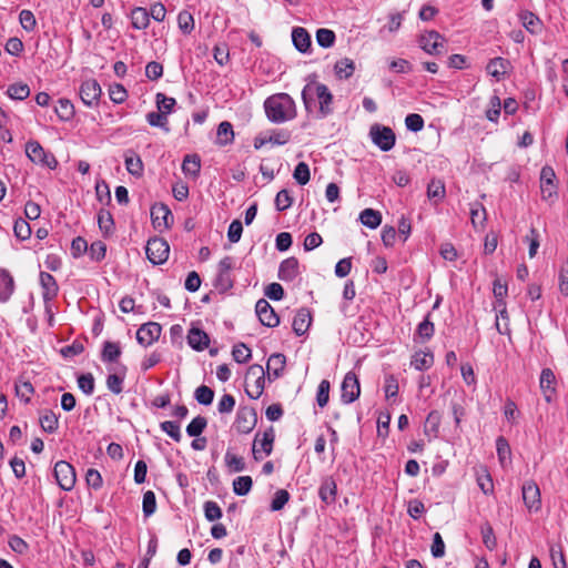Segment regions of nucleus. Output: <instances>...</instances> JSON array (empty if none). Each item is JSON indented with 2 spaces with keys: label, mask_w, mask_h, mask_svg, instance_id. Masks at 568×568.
Here are the masks:
<instances>
[{
  "label": "nucleus",
  "mask_w": 568,
  "mask_h": 568,
  "mask_svg": "<svg viewBox=\"0 0 568 568\" xmlns=\"http://www.w3.org/2000/svg\"><path fill=\"white\" fill-rule=\"evenodd\" d=\"M334 71L338 79H348L355 71L354 61L348 58L341 59L335 63Z\"/></svg>",
  "instance_id": "36"
},
{
  "label": "nucleus",
  "mask_w": 568,
  "mask_h": 568,
  "mask_svg": "<svg viewBox=\"0 0 568 568\" xmlns=\"http://www.w3.org/2000/svg\"><path fill=\"white\" fill-rule=\"evenodd\" d=\"M98 224L104 236H110L114 232V220L106 210H100L98 214Z\"/></svg>",
  "instance_id": "38"
},
{
  "label": "nucleus",
  "mask_w": 568,
  "mask_h": 568,
  "mask_svg": "<svg viewBox=\"0 0 568 568\" xmlns=\"http://www.w3.org/2000/svg\"><path fill=\"white\" fill-rule=\"evenodd\" d=\"M232 356L236 363L244 364L250 361L252 353L244 343H237L233 346Z\"/></svg>",
  "instance_id": "51"
},
{
  "label": "nucleus",
  "mask_w": 568,
  "mask_h": 568,
  "mask_svg": "<svg viewBox=\"0 0 568 568\" xmlns=\"http://www.w3.org/2000/svg\"><path fill=\"white\" fill-rule=\"evenodd\" d=\"M265 373L263 366L258 364H253L248 367L246 377L251 378L254 377V388H256V392H251L250 388H245V393L247 396L252 399H257L261 397V395L264 392L265 388Z\"/></svg>",
  "instance_id": "17"
},
{
  "label": "nucleus",
  "mask_w": 568,
  "mask_h": 568,
  "mask_svg": "<svg viewBox=\"0 0 568 568\" xmlns=\"http://www.w3.org/2000/svg\"><path fill=\"white\" fill-rule=\"evenodd\" d=\"M523 26L530 33H538L541 30V21L539 18L530 11H523L520 14Z\"/></svg>",
  "instance_id": "39"
},
{
  "label": "nucleus",
  "mask_w": 568,
  "mask_h": 568,
  "mask_svg": "<svg viewBox=\"0 0 568 568\" xmlns=\"http://www.w3.org/2000/svg\"><path fill=\"white\" fill-rule=\"evenodd\" d=\"M257 423V414L253 407L243 406L237 409L234 427L240 434L251 433Z\"/></svg>",
  "instance_id": "10"
},
{
  "label": "nucleus",
  "mask_w": 568,
  "mask_h": 568,
  "mask_svg": "<svg viewBox=\"0 0 568 568\" xmlns=\"http://www.w3.org/2000/svg\"><path fill=\"white\" fill-rule=\"evenodd\" d=\"M178 24L184 34H190L194 29L193 16L187 11H181L178 16Z\"/></svg>",
  "instance_id": "56"
},
{
  "label": "nucleus",
  "mask_w": 568,
  "mask_h": 568,
  "mask_svg": "<svg viewBox=\"0 0 568 568\" xmlns=\"http://www.w3.org/2000/svg\"><path fill=\"white\" fill-rule=\"evenodd\" d=\"M155 102H156V106H158L159 111H161L166 116L174 110V106L176 104V101L174 98L166 97L162 92L156 93Z\"/></svg>",
  "instance_id": "48"
},
{
  "label": "nucleus",
  "mask_w": 568,
  "mask_h": 568,
  "mask_svg": "<svg viewBox=\"0 0 568 568\" xmlns=\"http://www.w3.org/2000/svg\"><path fill=\"white\" fill-rule=\"evenodd\" d=\"M233 141L234 131L232 124L227 121L221 122L217 126L215 143L220 146H225L233 143Z\"/></svg>",
  "instance_id": "30"
},
{
  "label": "nucleus",
  "mask_w": 568,
  "mask_h": 568,
  "mask_svg": "<svg viewBox=\"0 0 568 568\" xmlns=\"http://www.w3.org/2000/svg\"><path fill=\"white\" fill-rule=\"evenodd\" d=\"M445 185L440 180H432L427 185V196L429 200L442 201L445 197Z\"/></svg>",
  "instance_id": "45"
},
{
  "label": "nucleus",
  "mask_w": 568,
  "mask_h": 568,
  "mask_svg": "<svg viewBox=\"0 0 568 568\" xmlns=\"http://www.w3.org/2000/svg\"><path fill=\"white\" fill-rule=\"evenodd\" d=\"M302 100L307 113H312L316 108V101L318 102V119H324L333 113L334 97L324 83L308 82L302 90Z\"/></svg>",
  "instance_id": "1"
},
{
  "label": "nucleus",
  "mask_w": 568,
  "mask_h": 568,
  "mask_svg": "<svg viewBox=\"0 0 568 568\" xmlns=\"http://www.w3.org/2000/svg\"><path fill=\"white\" fill-rule=\"evenodd\" d=\"M39 277L42 288V298L45 303H49L58 296L59 285L55 278L48 272H40Z\"/></svg>",
  "instance_id": "19"
},
{
  "label": "nucleus",
  "mask_w": 568,
  "mask_h": 568,
  "mask_svg": "<svg viewBox=\"0 0 568 568\" xmlns=\"http://www.w3.org/2000/svg\"><path fill=\"white\" fill-rule=\"evenodd\" d=\"M194 397L201 405H210L214 398V392L209 386L201 385L195 389Z\"/></svg>",
  "instance_id": "55"
},
{
  "label": "nucleus",
  "mask_w": 568,
  "mask_h": 568,
  "mask_svg": "<svg viewBox=\"0 0 568 568\" xmlns=\"http://www.w3.org/2000/svg\"><path fill=\"white\" fill-rule=\"evenodd\" d=\"M337 485L333 477H325L320 486L318 496L326 505H332L336 500Z\"/></svg>",
  "instance_id": "20"
},
{
  "label": "nucleus",
  "mask_w": 568,
  "mask_h": 568,
  "mask_svg": "<svg viewBox=\"0 0 568 568\" xmlns=\"http://www.w3.org/2000/svg\"><path fill=\"white\" fill-rule=\"evenodd\" d=\"M336 36L333 30L321 28L316 31L317 44L322 48H331L335 43Z\"/></svg>",
  "instance_id": "47"
},
{
  "label": "nucleus",
  "mask_w": 568,
  "mask_h": 568,
  "mask_svg": "<svg viewBox=\"0 0 568 568\" xmlns=\"http://www.w3.org/2000/svg\"><path fill=\"white\" fill-rule=\"evenodd\" d=\"M156 510V498L152 490L143 494L142 511L145 518L152 516Z\"/></svg>",
  "instance_id": "52"
},
{
  "label": "nucleus",
  "mask_w": 568,
  "mask_h": 568,
  "mask_svg": "<svg viewBox=\"0 0 568 568\" xmlns=\"http://www.w3.org/2000/svg\"><path fill=\"white\" fill-rule=\"evenodd\" d=\"M39 420L42 429L49 434H53L59 427V418L50 409H44L40 414Z\"/></svg>",
  "instance_id": "34"
},
{
  "label": "nucleus",
  "mask_w": 568,
  "mask_h": 568,
  "mask_svg": "<svg viewBox=\"0 0 568 568\" xmlns=\"http://www.w3.org/2000/svg\"><path fill=\"white\" fill-rule=\"evenodd\" d=\"M109 95L112 102L120 104L126 100L128 92L122 84L114 83L109 88Z\"/></svg>",
  "instance_id": "62"
},
{
  "label": "nucleus",
  "mask_w": 568,
  "mask_h": 568,
  "mask_svg": "<svg viewBox=\"0 0 568 568\" xmlns=\"http://www.w3.org/2000/svg\"><path fill=\"white\" fill-rule=\"evenodd\" d=\"M187 344L193 349L201 352L209 347L210 337L203 329L192 327L187 333Z\"/></svg>",
  "instance_id": "21"
},
{
  "label": "nucleus",
  "mask_w": 568,
  "mask_h": 568,
  "mask_svg": "<svg viewBox=\"0 0 568 568\" xmlns=\"http://www.w3.org/2000/svg\"><path fill=\"white\" fill-rule=\"evenodd\" d=\"M369 135L373 143L384 152L392 150L396 142L395 133L389 126L374 124L371 126Z\"/></svg>",
  "instance_id": "5"
},
{
  "label": "nucleus",
  "mask_w": 568,
  "mask_h": 568,
  "mask_svg": "<svg viewBox=\"0 0 568 568\" xmlns=\"http://www.w3.org/2000/svg\"><path fill=\"white\" fill-rule=\"evenodd\" d=\"M286 364V358L281 353H274L267 361V377L270 381L278 378Z\"/></svg>",
  "instance_id": "26"
},
{
  "label": "nucleus",
  "mask_w": 568,
  "mask_h": 568,
  "mask_svg": "<svg viewBox=\"0 0 568 568\" xmlns=\"http://www.w3.org/2000/svg\"><path fill=\"white\" fill-rule=\"evenodd\" d=\"M300 275V263L294 256L287 257L281 262L278 267V278L284 282H292Z\"/></svg>",
  "instance_id": "18"
},
{
  "label": "nucleus",
  "mask_w": 568,
  "mask_h": 568,
  "mask_svg": "<svg viewBox=\"0 0 568 568\" xmlns=\"http://www.w3.org/2000/svg\"><path fill=\"white\" fill-rule=\"evenodd\" d=\"M442 415L438 410H432L424 425L425 434L430 438L438 437L439 426H440Z\"/></svg>",
  "instance_id": "31"
},
{
  "label": "nucleus",
  "mask_w": 568,
  "mask_h": 568,
  "mask_svg": "<svg viewBox=\"0 0 568 568\" xmlns=\"http://www.w3.org/2000/svg\"><path fill=\"white\" fill-rule=\"evenodd\" d=\"M290 493L286 489H278L272 499L271 503V510L272 511H278L284 508V506L290 500Z\"/></svg>",
  "instance_id": "59"
},
{
  "label": "nucleus",
  "mask_w": 568,
  "mask_h": 568,
  "mask_svg": "<svg viewBox=\"0 0 568 568\" xmlns=\"http://www.w3.org/2000/svg\"><path fill=\"white\" fill-rule=\"evenodd\" d=\"M146 121L151 126L160 128L166 133L170 132V128L168 125L169 124L168 116L165 114H163L161 111L149 112L146 114Z\"/></svg>",
  "instance_id": "44"
},
{
  "label": "nucleus",
  "mask_w": 568,
  "mask_h": 568,
  "mask_svg": "<svg viewBox=\"0 0 568 568\" xmlns=\"http://www.w3.org/2000/svg\"><path fill=\"white\" fill-rule=\"evenodd\" d=\"M410 364L417 371H425L434 364V356L430 352H417L413 355Z\"/></svg>",
  "instance_id": "37"
},
{
  "label": "nucleus",
  "mask_w": 568,
  "mask_h": 568,
  "mask_svg": "<svg viewBox=\"0 0 568 568\" xmlns=\"http://www.w3.org/2000/svg\"><path fill=\"white\" fill-rule=\"evenodd\" d=\"M539 386L545 396V399L550 402L556 390V377L550 368H544L541 371Z\"/></svg>",
  "instance_id": "22"
},
{
  "label": "nucleus",
  "mask_w": 568,
  "mask_h": 568,
  "mask_svg": "<svg viewBox=\"0 0 568 568\" xmlns=\"http://www.w3.org/2000/svg\"><path fill=\"white\" fill-rule=\"evenodd\" d=\"M523 500L529 511H538L541 507L540 490L538 485L528 480L521 487Z\"/></svg>",
  "instance_id": "14"
},
{
  "label": "nucleus",
  "mask_w": 568,
  "mask_h": 568,
  "mask_svg": "<svg viewBox=\"0 0 568 568\" xmlns=\"http://www.w3.org/2000/svg\"><path fill=\"white\" fill-rule=\"evenodd\" d=\"M7 94L12 100L22 101L30 95V88L26 83H13L8 87Z\"/></svg>",
  "instance_id": "42"
},
{
  "label": "nucleus",
  "mask_w": 568,
  "mask_h": 568,
  "mask_svg": "<svg viewBox=\"0 0 568 568\" xmlns=\"http://www.w3.org/2000/svg\"><path fill=\"white\" fill-rule=\"evenodd\" d=\"M361 394L359 381L354 372H348L344 376L341 385V399L344 404L355 402Z\"/></svg>",
  "instance_id": "11"
},
{
  "label": "nucleus",
  "mask_w": 568,
  "mask_h": 568,
  "mask_svg": "<svg viewBox=\"0 0 568 568\" xmlns=\"http://www.w3.org/2000/svg\"><path fill=\"white\" fill-rule=\"evenodd\" d=\"M293 204V197L286 189L281 190L275 197L276 210L283 212L291 207Z\"/></svg>",
  "instance_id": "64"
},
{
  "label": "nucleus",
  "mask_w": 568,
  "mask_h": 568,
  "mask_svg": "<svg viewBox=\"0 0 568 568\" xmlns=\"http://www.w3.org/2000/svg\"><path fill=\"white\" fill-rule=\"evenodd\" d=\"M253 486V480L251 476H240L233 480V491L237 496L247 495Z\"/></svg>",
  "instance_id": "43"
},
{
  "label": "nucleus",
  "mask_w": 568,
  "mask_h": 568,
  "mask_svg": "<svg viewBox=\"0 0 568 568\" xmlns=\"http://www.w3.org/2000/svg\"><path fill=\"white\" fill-rule=\"evenodd\" d=\"M34 388L32 384L28 381L20 382L16 384V395L22 402L28 404L30 402V396L33 394Z\"/></svg>",
  "instance_id": "58"
},
{
  "label": "nucleus",
  "mask_w": 568,
  "mask_h": 568,
  "mask_svg": "<svg viewBox=\"0 0 568 568\" xmlns=\"http://www.w3.org/2000/svg\"><path fill=\"white\" fill-rule=\"evenodd\" d=\"M480 534L483 537L484 545L489 549L494 550L497 547V539L491 525L486 521L480 526Z\"/></svg>",
  "instance_id": "49"
},
{
  "label": "nucleus",
  "mask_w": 568,
  "mask_h": 568,
  "mask_svg": "<svg viewBox=\"0 0 568 568\" xmlns=\"http://www.w3.org/2000/svg\"><path fill=\"white\" fill-rule=\"evenodd\" d=\"M207 420L203 416L194 417L191 423L186 426V433L190 437H199L206 428Z\"/></svg>",
  "instance_id": "50"
},
{
  "label": "nucleus",
  "mask_w": 568,
  "mask_h": 568,
  "mask_svg": "<svg viewBox=\"0 0 568 568\" xmlns=\"http://www.w3.org/2000/svg\"><path fill=\"white\" fill-rule=\"evenodd\" d=\"M161 332L162 327L159 323L149 322L142 324L136 332V341L144 347L150 346L159 339Z\"/></svg>",
  "instance_id": "15"
},
{
  "label": "nucleus",
  "mask_w": 568,
  "mask_h": 568,
  "mask_svg": "<svg viewBox=\"0 0 568 568\" xmlns=\"http://www.w3.org/2000/svg\"><path fill=\"white\" fill-rule=\"evenodd\" d=\"M121 353L122 351L119 343L108 341L103 344L101 359L105 363H113L118 361V358L121 356Z\"/></svg>",
  "instance_id": "35"
},
{
  "label": "nucleus",
  "mask_w": 568,
  "mask_h": 568,
  "mask_svg": "<svg viewBox=\"0 0 568 568\" xmlns=\"http://www.w3.org/2000/svg\"><path fill=\"white\" fill-rule=\"evenodd\" d=\"M556 174L551 166L545 165L540 171V192L545 201L554 202L558 197Z\"/></svg>",
  "instance_id": "9"
},
{
  "label": "nucleus",
  "mask_w": 568,
  "mask_h": 568,
  "mask_svg": "<svg viewBox=\"0 0 568 568\" xmlns=\"http://www.w3.org/2000/svg\"><path fill=\"white\" fill-rule=\"evenodd\" d=\"M255 313L264 326L276 327L280 324L278 315L275 313L270 303L264 298H261L256 302Z\"/></svg>",
  "instance_id": "16"
},
{
  "label": "nucleus",
  "mask_w": 568,
  "mask_h": 568,
  "mask_svg": "<svg viewBox=\"0 0 568 568\" xmlns=\"http://www.w3.org/2000/svg\"><path fill=\"white\" fill-rule=\"evenodd\" d=\"M260 434L255 435L252 445L253 457L256 462L263 459V454L268 456L273 452V444L275 440V433L273 427H268L262 435V439H258Z\"/></svg>",
  "instance_id": "8"
},
{
  "label": "nucleus",
  "mask_w": 568,
  "mask_h": 568,
  "mask_svg": "<svg viewBox=\"0 0 568 568\" xmlns=\"http://www.w3.org/2000/svg\"><path fill=\"white\" fill-rule=\"evenodd\" d=\"M292 41H293L295 49L302 53H306L312 45V40H311L310 33L307 32L306 29H304L302 27H295L293 29Z\"/></svg>",
  "instance_id": "25"
},
{
  "label": "nucleus",
  "mask_w": 568,
  "mask_h": 568,
  "mask_svg": "<svg viewBox=\"0 0 568 568\" xmlns=\"http://www.w3.org/2000/svg\"><path fill=\"white\" fill-rule=\"evenodd\" d=\"M267 119L273 123H283L296 116L294 100L287 93L268 97L264 102Z\"/></svg>",
  "instance_id": "2"
},
{
  "label": "nucleus",
  "mask_w": 568,
  "mask_h": 568,
  "mask_svg": "<svg viewBox=\"0 0 568 568\" xmlns=\"http://www.w3.org/2000/svg\"><path fill=\"white\" fill-rule=\"evenodd\" d=\"M123 382H124V374L123 375L110 374L106 377V387L111 393L119 395L123 390Z\"/></svg>",
  "instance_id": "60"
},
{
  "label": "nucleus",
  "mask_w": 568,
  "mask_h": 568,
  "mask_svg": "<svg viewBox=\"0 0 568 568\" xmlns=\"http://www.w3.org/2000/svg\"><path fill=\"white\" fill-rule=\"evenodd\" d=\"M329 388L331 384L327 379L321 381L317 394H316V402L320 407H325L329 400Z\"/></svg>",
  "instance_id": "61"
},
{
  "label": "nucleus",
  "mask_w": 568,
  "mask_h": 568,
  "mask_svg": "<svg viewBox=\"0 0 568 568\" xmlns=\"http://www.w3.org/2000/svg\"><path fill=\"white\" fill-rule=\"evenodd\" d=\"M27 156L36 164L49 169H55L58 162L52 154H48L38 141H29L26 144Z\"/></svg>",
  "instance_id": "7"
},
{
  "label": "nucleus",
  "mask_w": 568,
  "mask_h": 568,
  "mask_svg": "<svg viewBox=\"0 0 568 568\" xmlns=\"http://www.w3.org/2000/svg\"><path fill=\"white\" fill-rule=\"evenodd\" d=\"M430 313H428L423 322H420L417 325V328L415 331L414 341L419 343H426L428 342L434 333H435V326L434 323L429 320Z\"/></svg>",
  "instance_id": "27"
},
{
  "label": "nucleus",
  "mask_w": 568,
  "mask_h": 568,
  "mask_svg": "<svg viewBox=\"0 0 568 568\" xmlns=\"http://www.w3.org/2000/svg\"><path fill=\"white\" fill-rule=\"evenodd\" d=\"M160 428L168 436H170L174 442L179 443L182 439V434L180 430V424L173 420H165L160 424Z\"/></svg>",
  "instance_id": "53"
},
{
  "label": "nucleus",
  "mask_w": 568,
  "mask_h": 568,
  "mask_svg": "<svg viewBox=\"0 0 568 568\" xmlns=\"http://www.w3.org/2000/svg\"><path fill=\"white\" fill-rule=\"evenodd\" d=\"M170 253V246L164 239L152 237L148 241L145 246V254L148 260L153 265H160L166 262Z\"/></svg>",
  "instance_id": "3"
},
{
  "label": "nucleus",
  "mask_w": 568,
  "mask_h": 568,
  "mask_svg": "<svg viewBox=\"0 0 568 568\" xmlns=\"http://www.w3.org/2000/svg\"><path fill=\"white\" fill-rule=\"evenodd\" d=\"M131 22L134 29H146L150 23L149 11L145 8L135 7L131 11Z\"/></svg>",
  "instance_id": "32"
},
{
  "label": "nucleus",
  "mask_w": 568,
  "mask_h": 568,
  "mask_svg": "<svg viewBox=\"0 0 568 568\" xmlns=\"http://www.w3.org/2000/svg\"><path fill=\"white\" fill-rule=\"evenodd\" d=\"M509 68H510L509 60L498 57V58L491 59L487 63L486 71L488 74L494 77L497 81H499L500 79H503L506 75Z\"/></svg>",
  "instance_id": "24"
},
{
  "label": "nucleus",
  "mask_w": 568,
  "mask_h": 568,
  "mask_svg": "<svg viewBox=\"0 0 568 568\" xmlns=\"http://www.w3.org/2000/svg\"><path fill=\"white\" fill-rule=\"evenodd\" d=\"M55 113L61 121H69L74 116V106L68 99H60L55 106Z\"/></svg>",
  "instance_id": "40"
},
{
  "label": "nucleus",
  "mask_w": 568,
  "mask_h": 568,
  "mask_svg": "<svg viewBox=\"0 0 568 568\" xmlns=\"http://www.w3.org/2000/svg\"><path fill=\"white\" fill-rule=\"evenodd\" d=\"M53 474L59 487L65 491H70L77 481V475L73 466L65 462L59 460L55 463Z\"/></svg>",
  "instance_id": "4"
},
{
  "label": "nucleus",
  "mask_w": 568,
  "mask_h": 568,
  "mask_svg": "<svg viewBox=\"0 0 568 568\" xmlns=\"http://www.w3.org/2000/svg\"><path fill=\"white\" fill-rule=\"evenodd\" d=\"M182 171L185 175L196 179L201 171V158L197 154H187L182 162Z\"/></svg>",
  "instance_id": "29"
},
{
  "label": "nucleus",
  "mask_w": 568,
  "mask_h": 568,
  "mask_svg": "<svg viewBox=\"0 0 568 568\" xmlns=\"http://www.w3.org/2000/svg\"><path fill=\"white\" fill-rule=\"evenodd\" d=\"M312 322V315L310 310L303 307L297 311L296 315L293 318L292 327L294 333L297 336L304 335L311 325Z\"/></svg>",
  "instance_id": "23"
},
{
  "label": "nucleus",
  "mask_w": 568,
  "mask_h": 568,
  "mask_svg": "<svg viewBox=\"0 0 568 568\" xmlns=\"http://www.w3.org/2000/svg\"><path fill=\"white\" fill-rule=\"evenodd\" d=\"M359 221L368 229H377L382 223L381 212L373 209H365L359 214Z\"/></svg>",
  "instance_id": "33"
},
{
  "label": "nucleus",
  "mask_w": 568,
  "mask_h": 568,
  "mask_svg": "<svg viewBox=\"0 0 568 568\" xmlns=\"http://www.w3.org/2000/svg\"><path fill=\"white\" fill-rule=\"evenodd\" d=\"M124 162L130 174L134 176H141L143 174V162L138 154L131 153L126 155Z\"/></svg>",
  "instance_id": "41"
},
{
  "label": "nucleus",
  "mask_w": 568,
  "mask_h": 568,
  "mask_svg": "<svg viewBox=\"0 0 568 568\" xmlns=\"http://www.w3.org/2000/svg\"><path fill=\"white\" fill-rule=\"evenodd\" d=\"M419 47L428 54L439 55L445 51V38L437 31H427L419 36Z\"/></svg>",
  "instance_id": "6"
},
{
  "label": "nucleus",
  "mask_w": 568,
  "mask_h": 568,
  "mask_svg": "<svg viewBox=\"0 0 568 568\" xmlns=\"http://www.w3.org/2000/svg\"><path fill=\"white\" fill-rule=\"evenodd\" d=\"M13 232L18 240L24 241L31 236V227L29 223L23 219H18L13 225Z\"/></svg>",
  "instance_id": "57"
},
{
  "label": "nucleus",
  "mask_w": 568,
  "mask_h": 568,
  "mask_svg": "<svg viewBox=\"0 0 568 568\" xmlns=\"http://www.w3.org/2000/svg\"><path fill=\"white\" fill-rule=\"evenodd\" d=\"M486 209L480 203H474L470 207V220L471 224L475 229H478L479 226H484V223L486 221Z\"/></svg>",
  "instance_id": "46"
},
{
  "label": "nucleus",
  "mask_w": 568,
  "mask_h": 568,
  "mask_svg": "<svg viewBox=\"0 0 568 568\" xmlns=\"http://www.w3.org/2000/svg\"><path fill=\"white\" fill-rule=\"evenodd\" d=\"M80 98L87 106H94L98 104L102 94V89L97 80L89 79L82 82L79 89Z\"/></svg>",
  "instance_id": "13"
},
{
  "label": "nucleus",
  "mask_w": 568,
  "mask_h": 568,
  "mask_svg": "<svg viewBox=\"0 0 568 568\" xmlns=\"http://www.w3.org/2000/svg\"><path fill=\"white\" fill-rule=\"evenodd\" d=\"M14 291L13 277L7 270L0 271V302L6 303L9 301Z\"/></svg>",
  "instance_id": "28"
},
{
  "label": "nucleus",
  "mask_w": 568,
  "mask_h": 568,
  "mask_svg": "<svg viewBox=\"0 0 568 568\" xmlns=\"http://www.w3.org/2000/svg\"><path fill=\"white\" fill-rule=\"evenodd\" d=\"M204 516L209 521H215L222 517V509L217 503L207 500L204 503Z\"/></svg>",
  "instance_id": "63"
},
{
  "label": "nucleus",
  "mask_w": 568,
  "mask_h": 568,
  "mask_svg": "<svg viewBox=\"0 0 568 568\" xmlns=\"http://www.w3.org/2000/svg\"><path fill=\"white\" fill-rule=\"evenodd\" d=\"M225 464L231 471L240 473L245 470L244 458L232 454L230 450L225 454Z\"/></svg>",
  "instance_id": "54"
},
{
  "label": "nucleus",
  "mask_w": 568,
  "mask_h": 568,
  "mask_svg": "<svg viewBox=\"0 0 568 568\" xmlns=\"http://www.w3.org/2000/svg\"><path fill=\"white\" fill-rule=\"evenodd\" d=\"M151 220L153 227L160 232L168 230L173 223V215L168 205L155 203L151 206Z\"/></svg>",
  "instance_id": "12"
}]
</instances>
